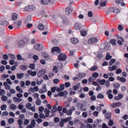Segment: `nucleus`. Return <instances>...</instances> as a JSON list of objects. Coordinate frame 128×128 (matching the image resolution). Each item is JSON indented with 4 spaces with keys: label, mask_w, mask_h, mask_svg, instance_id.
<instances>
[{
    "label": "nucleus",
    "mask_w": 128,
    "mask_h": 128,
    "mask_svg": "<svg viewBox=\"0 0 128 128\" xmlns=\"http://www.w3.org/2000/svg\"><path fill=\"white\" fill-rule=\"evenodd\" d=\"M117 78L118 80L122 82H124L126 81V79L123 77H120L119 76H118L117 77Z\"/></svg>",
    "instance_id": "16"
},
{
    "label": "nucleus",
    "mask_w": 128,
    "mask_h": 128,
    "mask_svg": "<svg viewBox=\"0 0 128 128\" xmlns=\"http://www.w3.org/2000/svg\"><path fill=\"white\" fill-rule=\"evenodd\" d=\"M116 40L115 39H112L110 40V42L114 45H115L116 44Z\"/></svg>",
    "instance_id": "54"
},
{
    "label": "nucleus",
    "mask_w": 128,
    "mask_h": 128,
    "mask_svg": "<svg viewBox=\"0 0 128 128\" xmlns=\"http://www.w3.org/2000/svg\"><path fill=\"white\" fill-rule=\"evenodd\" d=\"M105 86L107 88H108L110 86V82L109 80L106 81Z\"/></svg>",
    "instance_id": "47"
},
{
    "label": "nucleus",
    "mask_w": 128,
    "mask_h": 128,
    "mask_svg": "<svg viewBox=\"0 0 128 128\" xmlns=\"http://www.w3.org/2000/svg\"><path fill=\"white\" fill-rule=\"evenodd\" d=\"M39 113V116L40 118L45 119L46 117H48V116H46L45 114L44 115V114L42 112H40Z\"/></svg>",
    "instance_id": "17"
},
{
    "label": "nucleus",
    "mask_w": 128,
    "mask_h": 128,
    "mask_svg": "<svg viewBox=\"0 0 128 128\" xmlns=\"http://www.w3.org/2000/svg\"><path fill=\"white\" fill-rule=\"evenodd\" d=\"M64 17L62 16H53L52 17V19L53 20L55 19L58 22H61L63 18V17Z\"/></svg>",
    "instance_id": "5"
},
{
    "label": "nucleus",
    "mask_w": 128,
    "mask_h": 128,
    "mask_svg": "<svg viewBox=\"0 0 128 128\" xmlns=\"http://www.w3.org/2000/svg\"><path fill=\"white\" fill-rule=\"evenodd\" d=\"M13 100L14 101L16 102H21L22 101V99L20 98H18L16 97H14Z\"/></svg>",
    "instance_id": "28"
},
{
    "label": "nucleus",
    "mask_w": 128,
    "mask_h": 128,
    "mask_svg": "<svg viewBox=\"0 0 128 128\" xmlns=\"http://www.w3.org/2000/svg\"><path fill=\"white\" fill-rule=\"evenodd\" d=\"M106 2H107L106 1L102 2L100 4V6L102 7L105 6L106 5Z\"/></svg>",
    "instance_id": "52"
},
{
    "label": "nucleus",
    "mask_w": 128,
    "mask_h": 128,
    "mask_svg": "<svg viewBox=\"0 0 128 128\" xmlns=\"http://www.w3.org/2000/svg\"><path fill=\"white\" fill-rule=\"evenodd\" d=\"M8 114V112L6 111H5L3 112L2 116H7Z\"/></svg>",
    "instance_id": "61"
},
{
    "label": "nucleus",
    "mask_w": 128,
    "mask_h": 128,
    "mask_svg": "<svg viewBox=\"0 0 128 128\" xmlns=\"http://www.w3.org/2000/svg\"><path fill=\"white\" fill-rule=\"evenodd\" d=\"M92 76L94 78H97L98 76V74L97 72H95L92 74Z\"/></svg>",
    "instance_id": "49"
},
{
    "label": "nucleus",
    "mask_w": 128,
    "mask_h": 128,
    "mask_svg": "<svg viewBox=\"0 0 128 128\" xmlns=\"http://www.w3.org/2000/svg\"><path fill=\"white\" fill-rule=\"evenodd\" d=\"M70 42L73 44H76L79 42V40L76 38H71L70 40Z\"/></svg>",
    "instance_id": "13"
},
{
    "label": "nucleus",
    "mask_w": 128,
    "mask_h": 128,
    "mask_svg": "<svg viewBox=\"0 0 128 128\" xmlns=\"http://www.w3.org/2000/svg\"><path fill=\"white\" fill-rule=\"evenodd\" d=\"M114 8L111 7L109 8L106 11V13L108 14H109L113 12Z\"/></svg>",
    "instance_id": "15"
},
{
    "label": "nucleus",
    "mask_w": 128,
    "mask_h": 128,
    "mask_svg": "<svg viewBox=\"0 0 128 128\" xmlns=\"http://www.w3.org/2000/svg\"><path fill=\"white\" fill-rule=\"evenodd\" d=\"M98 68V67L97 66H94L91 67L90 70L91 71H95Z\"/></svg>",
    "instance_id": "29"
},
{
    "label": "nucleus",
    "mask_w": 128,
    "mask_h": 128,
    "mask_svg": "<svg viewBox=\"0 0 128 128\" xmlns=\"http://www.w3.org/2000/svg\"><path fill=\"white\" fill-rule=\"evenodd\" d=\"M112 58V56L110 55V54L109 52L106 53V55L105 58V59L106 60H108Z\"/></svg>",
    "instance_id": "23"
},
{
    "label": "nucleus",
    "mask_w": 128,
    "mask_h": 128,
    "mask_svg": "<svg viewBox=\"0 0 128 128\" xmlns=\"http://www.w3.org/2000/svg\"><path fill=\"white\" fill-rule=\"evenodd\" d=\"M16 90L20 93H22L23 92V91L22 89L20 88L19 86H18L16 88Z\"/></svg>",
    "instance_id": "35"
},
{
    "label": "nucleus",
    "mask_w": 128,
    "mask_h": 128,
    "mask_svg": "<svg viewBox=\"0 0 128 128\" xmlns=\"http://www.w3.org/2000/svg\"><path fill=\"white\" fill-rule=\"evenodd\" d=\"M10 108L12 110H15L17 108L16 106L14 104L10 105Z\"/></svg>",
    "instance_id": "25"
},
{
    "label": "nucleus",
    "mask_w": 128,
    "mask_h": 128,
    "mask_svg": "<svg viewBox=\"0 0 128 128\" xmlns=\"http://www.w3.org/2000/svg\"><path fill=\"white\" fill-rule=\"evenodd\" d=\"M111 116V113L110 112H107L105 115V117L107 119H109Z\"/></svg>",
    "instance_id": "32"
},
{
    "label": "nucleus",
    "mask_w": 128,
    "mask_h": 128,
    "mask_svg": "<svg viewBox=\"0 0 128 128\" xmlns=\"http://www.w3.org/2000/svg\"><path fill=\"white\" fill-rule=\"evenodd\" d=\"M74 27L75 29L77 30H79L81 28L80 26L77 23L75 24Z\"/></svg>",
    "instance_id": "24"
},
{
    "label": "nucleus",
    "mask_w": 128,
    "mask_h": 128,
    "mask_svg": "<svg viewBox=\"0 0 128 128\" xmlns=\"http://www.w3.org/2000/svg\"><path fill=\"white\" fill-rule=\"evenodd\" d=\"M32 53H30L28 55V58H33V56Z\"/></svg>",
    "instance_id": "62"
},
{
    "label": "nucleus",
    "mask_w": 128,
    "mask_h": 128,
    "mask_svg": "<svg viewBox=\"0 0 128 128\" xmlns=\"http://www.w3.org/2000/svg\"><path fill=\"white\" fill-rule=\"evenodd\" d=\"M120 10L118 9L115 8H114L113 12L115 13L118 14L120 12Z\"/></svg>",
    "instance_id": "36"
},
{
    "label": "nucleus",
    "mask_w": 128,
    "mask_h": 128,
    "mask_svg": "<svg viewBox=\"0 0 128 128\" xmlns=\"http://www.w3.org/2000/svg\"><path fill=\"white\" fill-rule=\"evenodd\" d=\"M31 104L30 103H28L26 104V107L27 109L29 110L30 108L31 107Z\"/></svg>",
    "instance_id": "53"
},
{
    "label": "nucleus",
    "mask_w": 128,
    "mask_h": 128,
    "mask_svg": "<svg viewBox=\"0 0 128 128\" xmlns=\"http://www.w3.org/2000/svg\"><path fill=\"white\" fill-rule=\"evenodd\" d=\"M1 98L2 101H6L7 100L8 98L6 96L3 95L2 96Z\"/></svg>",
    "instance_id": "39"
},
{
    "label": "nucleus",
    "mask_w": 128,
    "mask_h": 128,
    "mask_svg": "<svg viewBox=\"0 0 128 128\" xmlns=\"http://www.w3.org/2000/svg\"><path fill=\"white\" fill-rule=\"evenodd\" d=\"M72 10V7L71 6H67L65 9V13L67 15L71 14Z\"/></svg>",
    "instance_id": "4"
},
{
    "label": "nucleus",
    "mask_w": 128,
    "mask_h": 128,
    "mask_svg": "<svg viewBox=\"0 0 128 128\" xmlns=\"http://www.w3.org/2000/svg\"><path fill=\"white\" fill-rule=\"evenodd\" d=\"M38 28L39 30H42L44 29V26L42 24H40L38 25Z\"/></svg>",
    "instance_id": "31"
},
{
    "label": "nucleus",
    "mask_w": 128,
    "mask_h": 128,
    "mask_svg": "<svg viewBox=\"0 0 128 128\" xmlns=\"http://www.w3.org/2000/svg\"><path fill=\"white\" fill-rule=\"evenodd\" d=\"M40 3L44 5H46L50 2H52V0H40Z\"/></svg>",
    "instance_id": "9"
},
{
    "label": "nucleus",
    "mask_w": 128,
    "mask_h": 128,
    "mask_svg": "<svg viewBox=\"0 0 128 128\" xmlns=\"http://www.w3.org/2000/svg\"><path fill=\"white\" fill-rule=\"evenodd\" d=\"M116 61V60L114 59H112L110 60V62L109 63V64L110 66H111L112 65V64L114 63Z\"/></svg>",
    "instance_id": "40"
},
{
    "label": "nucleus",
    "mask_w": 128,
    "mask_h": 128,
    "mask_svg": "<svg viewBox=\"0 0 128 128\" xmlns=\"http://www.w3.org/2000/svg\"><path fill=\"white\" fill-rule=\"evenodd\" d=\"M52 70L54 72H55L56 73H57L58 72V70L57 69V67L56 66H54L52 69Z\"/></svg>",
    "instance_id": "57"
},
{
    "label": "nucleus",
    "mask_w": 128,
    "mask_h": 128,
    "mask_svg": "<svg viewBox=\"0 0 128 128\" xmlns=\"http://www.w3.org/2000/svg\"><path fill=\"white\" fill-rule=\"evenodd\" d=\"M113 86L115 88H118L120 86V84H119L117 82H114L113 84Z\"/></svg>",
    "instance_id": "45"
},
{
    "label": "nucleus",
    "mask_w": 128,
    "mask_h": 128,
    "mask_svg": "<svg viewBox=\"0 0 128 128\" xmlns=\"http://www.w3.org/2000/svg\"><path fill=\"white\" fill-rule=\"evenodd\" d=\"M81 35L83 36H84L87 34V30H82L80 32Z\"/></svg>",
    "instance_id": "33"
},
{
    "label": "nucleus",
    "mask_w": 128,
    "mask_h": 128,
    "mask_svg": "<svg viewBox=\"0 0 128 128\" xmlns=\"http://www.w3.org/2000/svg\"><path fill=\"white\" fill-rule=\"evenodd\" d=\"M27 72L30 75L32 76H34L37 74V72L36 71L32 72L31 70H28Z\"/></svg>",
    "instance_id": "12"
},
{
    "label": "nucleus",
    "mask_w": 128,
    "mask_h": 128,
    "mask_svg": "<svg viewBox=\"0 0 128 128\" xmlns=\"http://www.w3.org/2000/svg\"><path fill=\"white\" fill-rule=\"evenodd\" d=\"M104 95L101 94H98L97 96L98 98L102 99L104 98Z\"/></svg>",
    "instance_id": "41"
},
{
    "label": "nucleus",
    "mask_w": 128,
    "mask_h": 128,
    "mask_svg": "<svg viewBox=\"0 0 128 128\" xmlns=\"http://www.w3.org/2000/svg\"><path fill=\"white\" fill-rule=\"evenodd\" d=\"M44 112L46 113L45 114L46 116L48 117L49 116V114L50 112V111L47 108H46L44 109Z\"/></svg>",
    "instance_id": "20"
},
{
    "label": "nucleus",
    "mask_w": 128,
    "mask_h": 128,
    "mask_svg": "<svg viewBox=\"0 0 128 128\" xmlns=\"http://www.w3.org/2000/svg\"><path fill=\"white\" fill-rule=\"evenodd\" d=\"M14 121L13 118H10L8 120V122L9 124H11L13 123Z\"/></svg>",
    "instance_id": "43"
},
{
    "label": "nucleus",
    "mask_w": 128,
    "mask_h": 128,
    "mask_svg": "<svg viewBox=\"0 0 128 128\" xmlns=\"http://www.w3.org/2000/svg\"><path fill=\"white\" fill-rule=\"evenodd\" d=\"M6 92L3 89H1L0 92V96H2V95H4L5 94Z\"/></svg>",
    "instance_id": "55"
},
{
    "label": "nucleus",
    "mask_w": 128,
    "mask_h": 128,
    "mask_svg": "<svg viewBox=\"0 0 128 128\" xmlns=\"http://www.w3.org/2000/svg\"><path fill=\"white\" fill-rule=\"evenodd\" d=\"M42 55L43 57L44 58H47L48 56V54L45 52H42Z\"/></svg>",
    "instance_id": "50"
},
{
    "label": "nucleus",
    "mask_w": 128,
    "mask_h": 128,
    "mask_svg": "<svg viewBox=\"0 0 128 128\" xmlns=\"http://www.w3.org/2000/svg\"><path fill=\"white\" fill-rule=\"evenodd\" d=\"M66 54L62 53L58 56V60L60 61H63L66 60Z\"/></svg>",
    "instance_id": "1"
},
{
    "label": "nucleus",
    "mask_w": 128,
    "mask_h": 128,
    "mask_svg": "<svg viewBox=\"0 0 128 128\" xmlns=\"http://www.w3.org/2000/svg\"><path fill=\"white\" fill-rule=\"evenodd\" d=\"M122 97L123 96L122 94H119L118 96L115 97L114 99L116 100H118L121 99L122 98Z\"/></svg>",
    "instance_id": "21"
},
{
    "label": "nucleus",
    "mask_w": 128,
    "mask_h": 128,
    "mask_svg": "<svg viewBox=\"0 0 128 128\" xmlns=\"http://www.w3.org/2000/svg\"><path fill=\"white\" fill-rule=\"evenodd\" d=\"M17 19V15L16 13H14L12 16V19L13 20H16Z\"/></svg>",
    "instance_id": "22"
},
{
    "label": "nucleus",
    "mask_w": 128,
    "mask_h": 128,
    "mask_svg": "<svg viewBox=\"0 0 128 128\" xmlns=\"http://www.w3.org/2000/svg\"><path fill=\"white\" fill-rule=\"evenodd\" d=\"M32 58L34 60V62H36L38 59V57L36 55H34L33 56Z\"/></svg>",
    "instance_id": "51"
},
{
    "label": "nucleus",
    "mask_w": 128,
    "mask_h": 128,
    "mask_svg": "<svg viewBox=\"0 0 128 128\" xmlns=\"http://www.w3.org/2000/svg\"><path fill=\"white\" fill-rule=\"evenodd\" d=\"M29 67L32 70H34L35 68V64L33 63L30 64Z\"/></svg>",
    "instance_id": "37"
},
{
    "label": "nucleus",
    "mask_w": 128,
    "mask_h": 128,
    "mask_svg": "<svg viewBox=\"0 0 128 128\" xmlns=\"http://www.w3.org/2000/svg\"><path fill=\"white\" fill-rule=\"evenodd\" d=\"M54 122L55 123H56L60 121V119L59 118L57 117H56L54 118Z\"/></svg>",
    "instance_id": "63"
},
{
    "label": "nucleus",
    "mask_w": 128,
    "mask_h": 128,
    "mask_svg": "<svg viewBox=\"0 0 128 128\" xmlns=\"http://www.w3.org/2000/svg\"><path fill=\"white\" fill-rule=\"evenodd\" d=\"M63 19L62 20V22L64 24H68V19H67L66 18L64 17H63Z\"/></svg>",
    "instance_id": "30"
},
{
    "label": "nucleus",
    "mask_w": 128,
    "mask_h": 128,
    "mask_svg": "<svg viewBox=\"0 0 128 128\" xmlns=\"http://www.w3.org/2000/svg\"><path fill=\"white\" fill-rule=\"evenodd\" d=\"M88 15L89 17H92L93 16L92 12L91 11L88 12Z\"/></svg>",
    "instance_id": "60"
},
{
    "label": "nucleus",
    "mask_w": 128,
    "mask_h": 128,
    "mask_svg": "<svg viewBox=\"0 0 128 128\" xmlns=\"http://www.w3.org/2000/svg\"><path fill=\"white\" fill-rule=\"evenodd\" d=\"M17 59L18 60H22V59L21 55L20 54H18L16 56Z\"/></svg>",
    "instance_id": "48"
},
{
    "label": "nucleus",
    "mask_w": 128,
    "mask_h": 128,
    "mask_svg": "<svg viewBox=\"0 0 128 128\" xmlns=\"http://www.w3.org/2000/svg\"><path fill=\"white\" fill-rule=\"evenodd\" d=\"M122 105V103L120 102H118L116 103H113L110 105V106L112 108H116Z\"/></svg>",
    "instance_id": "7"
},
{
    "label": "nucleus",
    "mask_w": 128,
    "mask_h": 128,
    "mask_svg": "<svg viewBox=\"0 0 128 128\" xmlns=\"http://www.w3.org/2000/svg\"><path fill=\"white\" fill-rule=\"evenodd\" d=\"M46 71L45 69H43L40 70L37 73L38 76L41 77L44 75Z\"/></svg>",
    "instance_id": "8"
},
{
    "label": "nucleus",
    "mask_w": 128,
    "mask_h": 128,
    "mask_svg": "<svg viewBox=\"0 0 128 128\" xmlns=\"http://www.w3.org/2000/svg\"><path fill=\"white\" fill-rule=\"evenodd\" d=\"M44 48V46L42 44H35L34 46V49L38 51L42 50Z\"/></svg>",
    "instance_id": "3"
},
{
    "label": "nucleus",
    "mask_w": 128,
    "mask_h": 128,
    "mask_svg": "<svg viewBox=\"0 0 128 128\" xmlns=\"http://www.w3.org/2000/svg\"><path fill=\"white\" fill-rule=\"evenodd\" d=\"M8 55L12 59L14 60L16 58L15 56L12 54H8Z\"/></svg>",
    "instance_id": "38"
},
{
    "label": "nucleus",
    "mask_w": 128,
    "mask_h": 128,
    "mask_svg": "<svg viewBox=\"0 0 128 128\" xmlns=\"http://www.w3.org/2000/svg\"><path fill=\"white\" fill-rule=\"evenodd\" d=\"M36 104L38 106H40L41 103V101L39 99H37L36 102Z\"/></svg>",
    "instance_id": "42"
},
{
    "label": "nucleus",
    "mask_w": 128,
    "mask_h": 128,
    "mask_svg": "<svg viewBox=\"0 0 128 128\" xmlns=\"http://www.w3.org/2000/svg\"><path fill=\"white\" fill-rule=\"evenodd\" d=\"M72 118L71 117H70L68 118H62L61 119V120H62L63 122L66 123L68 121H69L70 120H71Z\"/></svg>",
    "instance_id": "19"
},
{
    "label": "nucleus",
    "mask_w": 128,
    "mask_h": 128,
    "mask_svg": "<svg viewBox=\"0 0 128 128\" xmlns=\"http://www.w3.org/2000/svg\"><path fill=\"white\" fill-rule=\"evenodd\" d=\"M33 96L35 98H37L39 97V94L38 93H35L33 94Z\"/></svg>",
    "instance_id": "64"
},
{
    "label": "nucleus",
    "mask_w": 128,
    "mask_h": 128,
    "mask_svg": "<svg viewBox=\"0 0 128 128\" xmlns=\"http://www.w3.org/2000/svg\"><path fill=\"white\" fill-rule=\"evenodd\" d=\"M68 92L66 91L59 92L60 96L62 97L64 96V98H67V96L68 95Z\"/></svg>",
    "instance_id": "10"
},
{
    "label": "nucleus",
    "mask_w": 128,
    "mask_h": 128,
    "mask_svg": "<svg viewBox=\"0 0 128 128\" xmlns=\"http://www.w3.org/2000/svg\"><path fill=\"white\" fill-rule=\"evenodd\" d=\"M86 74L85 73H79L78 74V79H80L86 76Z\"/></svg>",
    "instance_id": "27"
},
{
    "label": "nucleus",
    "mask_w": 128,
    "mask_h": 128,
    "mask_svg": "<svg viewBox=\"0 0 128 128\" xmlns=\"http://www.w3.org/2000/svg\"><path fill=\"white\" fill-rule=\"evenodd\" d=\"M24 12H30V5L25 7L24 8Z\"/></svg>",
    "instance_id": "26"
},
{
    "label": "nucleus",
    "mask_w": 128,
    "mask_h": 128,
    "mask_svg": "<svg viewBox=\"0 0 128 128\" xmlns=\"http://www.w3.org/2000/svg\"><path fill=\"white\" fill-rule=\"evenodd\" d=\"M51 42L52 43L56 44H58V41L56 39L52 40Z\"/></svg>",
    "instance_id": "46"
},
{
    "label": "nucleus",
    "mask_w": 128,
    "mask_h": 128,
    "mask_svg": "<svg viewBox=\"0 0 128 128\" xmlns=\"http://www.w3.org/2000/svg\"><path fill=\"white\" fill-rule=\"evenodd\" d=\"M98 42V39L96 38H89L88 41V43L90 44H93Z\"/></svg>",
    "instance_id": "2"
},
{
    "label": "nucleus",
    "mask_w": 128,
    "mask_h": 128,
    "mask_svg": "<svg viewBox=\"0 0 128 128\" xmlns=\"http://www.w3.org/2000/svg\"><path fill=\"white\" fill-rule=\"evenodd\" d=\"M24 75V74L23 73H18L16 74V77L18 79H20L23 78Z\"/></svg>",
    "instance_id": "14"
},
{
    "label": "nucleus",
    "mask_w": 128,
    "mask_h": 128,
    "mask_svg": "<svg viewBox=\"0 0 128 128\" xmlns=\"http://www.w3.org/2000/svg\"><path fill=\"white\" fill-rule=\"evenodd\" d=\"M44 108L42 106H40L38 109V110L40 111V112H42L44 110Z\"/></svg>",
    "instance_id": "58"
},
{
    "label": "nucleus",
    "mask_w": 128,
    "mask_h": 128,
    "mask_svg": "<svg viewBox=\"0 0 128 128\" xmlns=\"http://www.w3.org/2000/svg\"><path fill=\"white\" fill-rule=\"evenodd\" d=\"M55 52L58 53H60L61 52L60 48L58 46H55L52 48V52L54 54Z\"/></svg>",
    "instance_id": "6"
},
{
    "label": "nucleus",
    "mask_w": 128,
    "mask_h": 128,
    "mask_svg": "<svg viewBox=\"0 0 128 128\" xmlns=\"http://www.w3.org/2000/svg\"><path fill=\"white\" fill-rule=\"evenodd\" d=\"M25 44L24 41L23 40H20L18 42L17 45L19 47H22Z\"/></svg>",
    "instance_id": "11"
},
{
    "label": "nucleus",
    "mask_w": 128,
    "mask_h": 128,
    "mask_svg": "<svg viewBox=\"0 0 128 128\" xmlns=\"http://www.w3.org/2000/svg\"><path fill=\"white\" fill-rule=\"evenodd\" d=\"M106 80L104 79H102L101 80L100 82V84L101 85H104L105 84Z\"/></svg>",
    "instance_id": "59"
},
{
    "label": "nucleus",
    "mask_w": 128,
    "mask_h": 128,
    "mask_svg": "<svg viewBox=\"0 0 128 128\" xmlns=\"http://www.w3.org/2000/svg\"><path fill=\"white\" fill-rule=\"evenodd\" d=\"M30 12L34 11L36 9V7L34 5H30Z\"/></svg>",
    "instance_id": "18"
},
{
    "label": "nucleus",
    "mask_w": 128,
    "mask_h": 128,
    "mask_svg": "<svg viewBox=\"0 0 128 128\" xmlns=\"http://www.w3.org/2000/svg\"><path fill=\"white\" fill-rule=\"evenodd\" d=\"M32 20V18L31 16H28L27 18L26 19V23H27L26 22H27L28 23L29 22H30Z\"/></svg>",
    "instance_id": "56"
},
{
    "label": "nucleus",
    "mask_w": 128,
    "mask_h": 128,
    "mask_svg": "<svg viewBox=\"0 0 128 128\" xmlns=\"http://www.w3.org/2000/svg\"><path fill=\"white\" fill-rule=\"evenodd\" d=\"M35 120L34 119L31 122V124H30L31 126L34 128L35 126L36 122H35Z\"/></svg>",
    "instance_id": "34"
},
{
    "label": "nucleus",
    "mask_w": 128,
    "mask_h": 128,
    "mask_svg": "<svg viewBox=\"0 0 128 128\" xmlns=\"http://www.w3.org/2000/svg\"><path fill=\"white\" fill-rule=\"evenodd\" d=\"M7 107L5 104H3L1 106L0 108L2 110H6Z\"/></svg>",
    "instance_id": "44"
}]
</instances>
